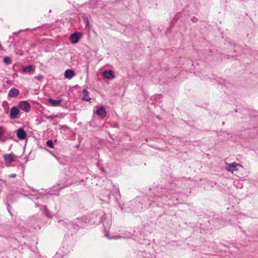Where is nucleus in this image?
<instances>
[{"mask_svg": "<svg viewBox=\"0 0 258 258\" xmlns=\"http://www.w3.org/2000/svg\"><path fill=\"white\" fill-rule=\"evenodd\" d=\"M48 102L53 106H59L62 102L61 99H54L52 98H49L48 99Z\"/></svg>", "mask_w": 258, "mask_h": 258, "instance_id": "nucleus-9", "label": "nucleus"}, {"mask_svg": "<svg viewBox=\"0 0 258 258\" xmlns=\"http://www.w3.org/2000/svg\"><path fill=\"white\" fill-rule=\"evenodd\" d=\"M52 258H62V256L61 254L56 252Z\"/></svg>", "mask_w": 258, "mask_h": 258, "instance_id": "nucleus-18", "label": "nucleus"}, {"mask_svg": "<svg viewBox=\"0 0 258 258\" xmlns=\"http://www.w3.org/2000/svg\"><path fill=\"white\" fill-rule=\"evenodd\" d=\"M19 113L20 111L19 107H17V106H14L11 108L10 110V117L13 119H16L18 117V114Z\"/></svg>", "mask_w": 258, "mask_h": 258, "instance_id": "nucleus-4", "label": "nucleus"}, {"mask_svg": "<svg viewBox=\"0 0 258 258\" xmlns=\"http://www.w3.org/2000/svg\"><path fill=\"white\" fill-rule=\"evenodd\" d=\"M105 218H105V215H103V216L101 217V220L102 223H103V221L104 219H105Z\"/></svg>", "mask_w": 258, "mask_h": 258, "instance_id": "nucleus-21", "label": "nucleus"}, {"mask_svg": "<svg viewBox=\"0 0 258 258\" xmlns=\"http://www.w3.org/2000/svg\"><path fill=\"white\" fill-rule=\"evenodd\" d=\"M19 94V90L16 88H12L10 90L8 96L12 98L16 97Z\"/></svg>", "mask_w": 258, "mask_h": 258, "instance_id": "nucleus-8", "label": "nucleus"}, {"mask_svg": "<svg viewBox=\"0 0 258 258\" xmlns=\"http://www.w3.org/2000/svg\"><path fill=\"white\" fill-rule=\"evenodd\" d=\"M35 79H36L38 80L41 81L43 79V77L41 75L35 77Z\"/></svg>", "mask_w": 258, "mask_h": 258, "instance_id": "nucleus-19", "label": "nucleus"}, {"mask_svg": "<svg viewBox=\"0 0 258 258\" xmlns=\"http://www.w3.org/2000/svg\"><path fill=\"white\" fill-rule=\"evenodd\" d=\"M237 166L242 167V165L239 163L236 162H233L231 163H226V169L228 171L233 172L234 171H237Z\"/></svg>", "mask_w": 258, "mask_h": 258, "instance_id": "nucleus-2", "label": "nucleus"}, {"mask_svg": "<svg viewBox=\"0 0 258 258\" xmlns=\"http://www.w3.org/2000/svg\"><path fill=\"white\" fill-rule=\"evenodd\" d=\"M46 145L47 147H49V148H54V145H53V143L52 142V141L51 140H48L46 142Z\"/></svg>", "mask_w": 258, "mask_h": 258, "instance_id": "nucleus-17", "label": "nucleus"}, {"mask_svg": "<svg viewBox=\"0 0 258 258\" xmlns=\"http://www.w3.org/2000/svg\"><path fill=\"white\" fill-rule=\"evenodd\" d=\"M5 132V128L2 126H0V141H4L2 138V137L4 135Z\"/></svg>", "mask_w": 258, "mask_h": 258, "instance_id": "nucleus-16", "label": "nucleus"}, {"mask_svg": "<svg viewBox=\"0 0 258 258\" xmlns=\"http://www.w3.org/2000/svg\"><path fill=\"white\" fill-rule=\"evenodd\" d=\"M192 21L193 22H196L197 21V19L196 18L194 17L192 19Z\"/></svg>", "mask_w": 258, "mask_h": 258, "instance_id": "nucleus-22", "label": "nucleus"}, {"mask_svg": "<svg viewBox=\"0 0 258 258\" xmlns=\"http://www.w3.org/2000/svg\"><path fill=\"white\" fill-rule=\"evenodd\" d=\"M75 73L72 70H67L64 72V77L66 78L71 79L75 76Z\"/></svg>", "mask_w": 258, "mask_h": 258, "instance_id": "nucleus-11", "label": "nucleus"}, {"mask_svg": "<svg viewBox=\"0 0 258 258\" xmlns=\"http://www.w3.org/2000/svg\"><path fill=\"white\" fill-rule=\"evenodd\" d=\"M105 236L106 237H107L108 238H109V239H111V238L109 237V235H108V234H106L105 235Z\"/></svg>", "mask_w": 258, "mask_h": 258, "instance_id": "nucleus-23", "label": "nucleus"}, {"mask_svg": "<svg viewBox=\"0 0 258 258\" xmlns=\"http://www.w3.org/2000/svg\"><path fill=\"white\" fill-rule=\"evenodd\" d=\"M43 214L47 217L48 218H51L52 216L50 214L49 211L47 209L46 207L45 206H44L43 207Z\"/></svg>", "mask_w": 258, "mask_h": 258, "instance_id": "nucleus-14", "label": "nucleus"}, {"mask_svg": "<svg viewBox=\"0 0 258 258\" xmlns=\"http://www.w3.org/2000/svg\"><path fill=\"white\" fill-rule=\"evenodd\" d=\"M17 136L20 140H23L26 138L27 134L24 130L21 127L17 130Z\"/></svg>", "mask_w": 258, "mask_h": 258, "instance_id": "nucleus-6", "label": "nucleus"}, {"mask_svg": "<svg viewBox=\"0 0 258 258\" xmlns=\"http://www.w3.org/2000/svg\"><path fill=\"white\" fill-rule=\"evenodd\" d=\"M103 76L108 79H112L115 78L113 71L111 70L104 72Z\"/></svg>", "mask_w": 258, "mask_h": 258, "instance_id": "nucleus-10", "label": "nucleus"}, {"mask_svg": "<svg viewBox=\"0 0 258 258\" xmlns=\"http://www.w3.org/2000/svg\"><path fill=\"white\" fill-rule=\"evenodd\" d=\"M15 155L12 154H5L4 155L5 162L7 163H11L14 161Z\"/></svg>", "mask_w": 258, "mask_h": 258, "instance_id": "nucleus-7", "label": "nucleus"}, {"mask_svg": "<svg viewBox=\"0 0 258 258\" xmlns=\"http://www.w3.org/2000/svg\"><path fill=\"white\" fill-rule=\"evenodd\" d=\"M116 193L118 194V195L120 196V193L118 189L116 190Z\"/></svg>", "mask_w": 258, "mask_h": 258, "instance_id": "nucleus-24", "label": "nucleus"}, {"mask_svg": "<svg viewBox=\"0 0 258 258\" xmlns=\"http://www.w3.org/2000/svg\"><path fill=\"white\" fill-rule=\"evenodd\" d=\"M34 71V69L33 66L32 65H29L28 66L23 68L22 72L24 73H31V72H33Z\"/></svg>", "mask_w": 258, "mask_h": 258, "instance_id": "nucleus-12", "label": "nucleus"}, {"mask_svg": "<svg viewBox=\"0 0 258 258\" xmlns=\"http://www.w3.org/2000/svg\"><path fill=\"white\" fill-rule=\"evenodd\" d=\"M82 34L79 32H75L72 34L70 36V40L72 44L77 43L81 39Z\"/></svg>", "mask_w": 258, "mask_h": 258, "instance_id": "nucleus-3", "label": "nucleus"}, {"mask_svg": "<svg viewBox=\"0 0 258 258\" xmlns=\"http://www.w3.org/2000/svg\"><path fill=\"white\" fill-rule=\"evenodd\" d=\"M83 96H82V100L86 101H89L90 100V98L89 96V93L88 92L84 89L82 91Z\"/></svg>", "mask_w": 258, "mask_h": 258, "instance_id": "nucleus-13", "label": "nucleus"}, {"mask_svg": "<svg viewBox=\"0 0 258 258\" xmlns=\"http://www.w3.org/2000/svg\"><path fill=\"white\" fill-rule=\"evenodd\" d=\"M17 175L15 173L11 174L9 175L10 177L11 178H15L16 177Z\"/></svg>", "mask_w": 258, "mask_h": 258, "instance_id": "nucleus-20", "label": "nucleus"}, {"mask_svg": "<svg viewBox=\"0 0 258 258\" xmlns=\"http://www.w3.org/2000/svg\"><path fill=\"white\" fill-rule=\"evenodd\" d=\"M4 62L6 64H10L12 63V59L10 57L6 56L4 58Z\"/></svg>", "mask_w": 258, "mask_h": 258, "instance_id": "nucleus-15", "label": "nucleus"}, {"mask_svg": "<svg viewBox=\"0 0 258 258\" xmlns=\"http://www.w3.org/2000/svg\"><path fill=\"white\" fill-rule=\"evenodd\" d=\"M96 113L101 118L105 117L106 115L105 108L103 106H100L96 111Z\"/></svg>", "mask_w": 258, "mask_h": 258, "instance_id": "nucleus-5", "label": "nucleus"}, {"mask_svg": "<svg viewBox=\"0 0 258 258\" xmlns=\"http://www.w3.org/2000/svg\"><path fill=\"white\" fill-rule=\"evenodd\" d=\"M19 108L25 112H28L31 109L30 104L26 101H22L19 103Z\"/></svg>", "mask_w": 258, "mask_h": 258, "instance_id": "nucleus-1", "label": "nucleus"}]
</instances>
